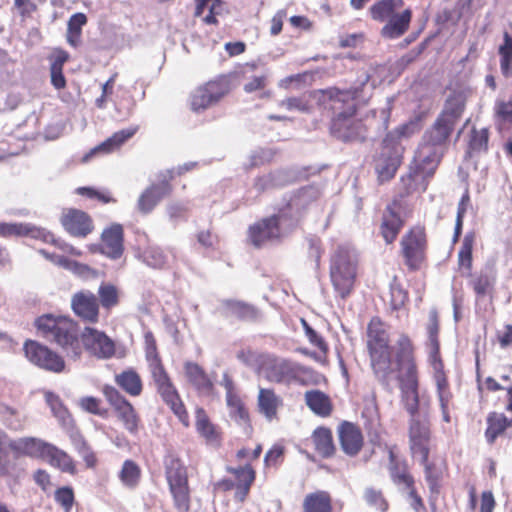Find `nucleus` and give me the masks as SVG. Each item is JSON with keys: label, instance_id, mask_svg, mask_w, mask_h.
<instances>
[{"label": "nucleus", "instance_id": "nucleus-20", "mask_svg": "<svg viewBox=\"0 0 512 512\" xmlns=\"http://www.w3.org/2000/svg\"><path fill=\"white\" fill-rule=\"evenodd\" d=\"M60 223L73 237L85 238L94 230L91 216L79 209L68 208L62 212Z\"/></svg>", "mask_w": 512, "mask_h": 512}, {"label": "nucleus", "instance_id": "nucleus-27", "mask_svg": "<svg viewBox=\"0 0 512 512\" xmlns=\"http://www.w3.org/2000/svg\"><path fill=\"white\" fill-rule=\"evenodd\" d=\"M172 186L168 181L152 184L145 189L137 201V208L142 214L150 213L156 205L171 194Z\"/></svg>", "mask_w": 512, "mask_h": 512}, {"label": "nucleus", "instance_id": "nucleus-55", "mask_svg": "<svg viewBox=\"0 0 512 512\" xmlns=\"http://www.w3.org/2000/svg\"><path fill=\"white\" fill-rule=\"evenodd\" d=\"M14 441L9 439V436L0 428V474L7 475L11 468V461L9 451H11V444Z\"/></svg>", "mask_w": 512, "mask_h": 512}, {"label": "nucleus", "instance_id": "nucleus-5", "mask_svg": "<svg viewBox=\"0 0 512 512\" xmlns=\"http://www.w3.org/2000/svg\"><path fill=\"white\" fill-rule=\"evenodd\" d=\"M464 101L459 96H450L434 123L423 134V143L446 152L455 125L464 111Z\"/></svg>", "mask_w": 512, "mask_h": 512}, {"label": "nucleus", "instance_id": "nucleus-47", "mask_svg": "<svg viewBox=\"0 0 512 512\" xmlns=\"http://www.w3.org/2000/svg\"><path fill=\"white\" fill-rule=\"evenodd\" d=\"M87 16L84 13L73 14L67 23L66 41L76 48L81 44L82 28L87 24Z\"/></svg>", "mask_w": 512, "mask_h": 512}, {"label": "nucleus", "instance_id": "nucleus-10", "mask_svg": "<svg viewBox=\"0 0 512 512\" xmlns=\"http://www.w3.org/2000/svg\"><path fill=\"white\" fill-rule=\"evenodd\" d=\"M261 367L268 381L286 385L292 383L306 385V378L313 372L311 368L295 361L276 356H268Z\"/></svg>", "mask_w": 512, "mask_h": 512}, {"label": "nucleus", "instance_id": "nucleus-11", "mask_svg": "<svg viewBox=\"0 0 512 512\" xmlns=\"http://www.w3.org/2000/svg\"><path fill=\"white\" fill-rule=\"evenodd\" d=\"M101 393L123 428L129 434L137 435L143 425L134 405L113 385L104 384Z\"/></svg>", "mask_w": 512, "mask_h": 512}, {"label": "nucleus", "instance_id": "nucleus-12", "mask_svg": "<svg viewBox=\"0 0 512 512\" xmlns=\"http://www.w3.org/2000/svg\"><path fill=\"white\" fill-rule=\"evenodd\" d=\"M444 154L445 152L423 142L419 144L410 172L401 178L406 183V194L415 189L414 184L418 178L426 179L434 175Z\"/></svg>", "mask_w": 512, "mask_h": 512}, {"label": "nucleus", "instance_id": "nucleus-43", "mask_svg": "<svg viewBox=\"0 0 512 512\" xmlns=\"http://www.w3.org/2000/svg\"><path fill=\"white\" fill-rule=\"evenodd\" d=\"M161 399L170 408L179 422L185 428H188L190 426V416L178 390L175 389L166 393V395L162 396Z\"/></svg>", "mask_w": 512, "mask_h": 512}, {"label": "nucleus", "instance_id": "nucleus-36", "mask_svg": "<svg viewBox=\"0 0 512 512\" xmlns=\"http://www.w3.org/2000/svg\"><path fill=\"white\" fill-rule=\"evenodd\" d=\"M304 512H333V499L325 490L308 493L303 500Z\"/></svg>", "mask_w": 512, "mask_h": 512}, {"label": "nucleus", "instance_id": "nucleus-17", "mask_svg": "<svg viewBox=\"0 0 512 512\" xmlns=\"http://www.w3.org/2000/svg\"><path fill=\"white\" fill-rule=\"evenodd\" d=\"M183 372L187 383L201 397H214L217 395L215 379L199 363L185 361Z\"/></svg>", "mask_w": 512, "mask_h": 512}, {"label": "nucleus", "instance_id": "nucleus-51", "mask_svg": "<svg viewBox=\"0 0 512 512\" xmlns=\"http://www.w3.org/2000/svg\"><path fill=\"white\" fill-rule=\"evenodd\" d=\"M204 86L215 102H218L231 90L230 79L227 75H219L215 79L205 83Z\"/></svg>", "mask_w": 512, "mask_h": 512}, {"label": "nucleus", "instance_id": "nucleus-28", "mask_svg": "<svg viewBox=\"0 0 512 512\" xmlns=\"http://www.w3.org/2000/svg\"><path fill=\"white\" fill-rule=\"evenodd\" d=\"M283 406V399L273 388H259L257 396V409L266 420L273 421L279 418L278 412Z\"/></svg>", "mask_w": 512, "mask_h": 512}, {"label": "nucleus", "instance_id": "nucleus-31", "mask_svg": "<svg viewBox=\"0 0 512 512\" xmlns=\"http://www.w3.org/2000/svg\"><path fill=\"white\" fill-rule=\"evenodd\" d=\"M304 400L307 407L319 417H329L333 412L334 406L330 396L319 389L306 391Z\"/></svg>", "mask_w": 512, "mask_h": 512}, {"label": "nucleus", "instance_id": "nucleus-34", "mask_svg": "<svg viewBox=\"0 0 512 512\" xmlns=\"http://www.w3.org/2000/svg\"><path fill=\"white\" fill-rule=\"evenodd\" d=\"M486 423L485 439L488 444L493 445L497 438L502 436L511 427L512 420L508 419L504 413L492 411L488 413Z\"/></svg>", "mask_w": 512, "mask_h": 512}, {"label": "nucleus", "instance_id": "nucleus-40", "mask_svg": "<svg viewBox=\"0 0 512 512\" xmlns=\"http://www.w3.org/2000/svg\"><path fill=\"white\" fill-rule=\"evenodd\" d=\"M475 241V232H467L458 251L457 263L459 270L465 271L467 276H472L471 271L473 268V249Z\"/></svg>", "mask_w": 512, "mask_h": 512}, {"label": "nucleus", "instance_id": "nucleus-54", "mask_svg": "<svg viewBox=\"0 0 512 512\" xmlns=\"http://www.w3.org/2000/svg\"><path fill=\"white\" fill-rule=\"evenodd\" d=\"M363 498L369 506L379 512H386L389 509V503L380 489H376L374 487L366 488Z\"/></svg>", "mask_w": 512, "mask_h": 512}, {"label": "nucleus", "instance_id": "nucleus-4", "mask_svg": "<svg viewBox=\"0 0 512 512\" xmlns=\"http://www.w3.org/2000/svg\"><path fill=\"white\" fill-rule=\"evenodd\" d=\"M372 20L385 23L380 35L385 39H398L410 27L413 12L405 8L404 0H379L372 4L368 10Z\"/></svg>", "mask_w": 512, "mask_h": 512}, {"label": "nucleus", "instance_id": "nucleus-6", "mask_svg": "<svg viewBox=\"0 0 512 512\" xmlns=\"http://www.w3.org/2000/svg\"><path fill=\"white\" fill-rule=\"evenodd\" d=\"M429 240L425 225L409 227L399 241V256L409 273L422 270L428 263Z\"/></svg>", "mask_w": 512, "mask_h": 512}, {"label": "nucleus", "instance_id": "nucleus-16", "mask_svg": "<svg viewBox=\"0 0 512 512\" xmlns=\"http://www.w3.org/2000/svg\"><path fill=\"white\" fill-rule=\"evenodd\" d=\"M401 198H394L384 209L380 224L379 234L386 245L393 244L405 225V219L401 217L400 211L403 210Z\"/></svg>", "mask_w": 512, "mask_h": 512}, {"label": "nucleus", "instance_id": "nucleus-42", "mask_svg": "<svg viewBox=\"0 0 512 512\" xmlns=\"http://www.w3.org/2000/svg\"><path fill=\"white\" fill-rule=\"evenodd\" d=\"M45 400L53 415L59 420L63 427H72L73 429L77 428L72 414L63 404L58 395L53 392H47L45 393Z\"/></svg>", "mask_w": 512, "mask_h": 512}, {"label": "nucleus", "instance_id": "nucleus-18", "mask_svg": "<svg viewBox=\"0 0 512 512\" xmlns=\"http://www.w3.org/2000/svg\"><path fill=\"white\" fill-rule=\"evenodd\" d=\"M247 234L249 241L256 248L279 239L281 237L280 216L272 215L258 220L249 226Z\"/></svg>", "mask_w": 512, "mask_h": 512}, {"label": "nucleus", "instance_id": "nucleus-41", "mask_svg": "<svg viewBox=\"0 0 512 512\" xmlns=\"http://www.w3.org/2000/svg\"><path fill=\"white\" fill-rule=\"evenodd\" d=\"M148 367L151 374V378L156 387V391L160 395V397L166 395V393H169L177 389L168 372L166 371L162 361L150 364L148 365Z\"/></svg>", "mask_w": 512, "mask_h": 512}, {"label": "nucleus", "instance_id": "nucleus-14", "mask_svg": "<svg viewBox=\"0 0 512 512\" xmlns=\"http://www.w3.org/2000/svg\"><path fill=\"white\" fill-rule=\"evenodd\" d=\"M81 349L96 359L107 360L116 353L114 340L104 331L92 326H84L80 334Z\"/></svg>", "mask_w": 512, "mask_h": 512}, {"label": "nucleus", "instance_id": "nucleus-35", "mask_svg": "<svg viewBox=\"0 0 512 512\" xmlns=\"http://www.w3.org/2000/svg\"><path fill=\"white\" fill-rule=\"evenodd\" d=\"M46 448L47 450L44 460L52 467L71 475H75L77 473L75 461L67 452L59 449L53 444H49Z\"/></svg>", "mask_w": 512, "mask_h": 512}, {"label": "nucleus", "instance_id": "nucleus-9", "mask_svg": "<svg viewBox=\"0 0 512 512\" xmlns=\"http://www.w3.org/2000/svg\"><path fill=\"white\" fill-rule=\"evenodd\" d=\"M428 348V362L433 369V378L438 394L450 393L448 377L444 370V362L440 352V318L437 309L433 308L428 313V322L425 326Z\"/></svg>", "mask_w": 512, "mask_h": 512}, {"label": "nucleus", "instance_id": "nucleus-26", "mask_svg": "<svg viewBox=\"0 0 512 512\" xmlns=\"http://www.w3.org/2000/svg\"><path fill=\"white\" fill-rule=\"evenodd\" d=\"M227 472L233 475L237 485V491L234 492L235 500L243 503L256 479V471L250 463H245L243 466L227 467Z\"/></svg>", "mask_w": 512, "mask_h": 512}, {"label": "nucleus", "instance_id": "nucleus-2", "mask_svg": "<svg viewBox=\"0 0 512 512\" xmlns=\"http://www.w3.org/2000/svg\"><path fill=\"white\" fill-rule=\"evenodd\" d=\"M365 83L359 86L340 89L328 87L311 92V97L318 105L331 115L330 133L343 142L364 141L367 127L360 119H356L359 102Z\"/></svg>", "mask_w": 512, "mask_h": 512}, {"label": "nucleus", "instance_id": "nucleus-60", "mask_svg": "<svg viewBox=\"0 0 512 512\" xmlns=\"http://www.w3.org/2000/svg\"><path fill=\"white\" fill-rule=\"evenodd\" d=\"M302 326L305 331V335L308 338L309 342L317 347L319 351L322 353L323 358L325 359L327 357V354L329 352V346L327 342L324 340V338L316 332L308 323L306 320L302 319Z\"/></svg>", "mask_w": 512, "mask_h": 512}, {"label": "nucleus", "instance_id": "nucleus-48", "mask_svg": "<svg viewBox=\"0 0 512 512\" xmlns=\"http://www.w3.org/2000/svg\"><path fill=\"white\" fill-rule=\"evenodd\" d=\"M195 3V17L201 16L204 13V10L207 8L209 10V14L203 18V21L209 25L218 24L216 16L221 11L222 0H195Z\"/></svg>", "mask_w": 512, "mask_h": 512}, {"label": "nucleus", "instance_id": "nucleus-50", "mask_svg": "<svg viewBox=\"0 0 512 512\" xmlns=\"http://www.w3.org/2000/svg\"><path fill=\"white\" fill-rule=\"evenodd\" d=\"M498 53L501 72L508 78L512 75V35L508 32H504L503 44L500 45Z\"/></svg>", "mask_w": 512, "mask_h": 512}, {"label": "nucleus", "instance_id": "nucleus-23", "mask_svg": "<svg viewBox=\"0 0 512 512\" xmlns=\"http://www.w3.org/2000/svg\"><path fill=\"white\" fill-rule=\"evenodd\" d=\"M400 165L401 156L398 148L390 145V142L385 139L375 167L379 182L384 183L393 179Z\"/></svg>", "mask_w": 512, "mask_h": 512}, {"label": "nucleus", "instance_id": "nucleus-62", "mask_svg": "<svg viewBox=\"0 0 512 512\" xmlns=\"http://www.w3.org/2000/svg\"><path fill=\"white\" fill-rule=\"evenodd\" d=\"M144 262L153 268H162L166 264V256L159 248L148 247L143 253Z\"/></svg>", "mask_w": 512, "mask_h": 512}, {"label": "nucleus", "instance_id": "nucleus-30", "mask_svg": "<svg viewBox=\"0 0 512 512\" xmlns=\"http://www.w3.org/2000/svg\"><path fill=\"white\" fill-rule=\"evenodd\" d=\"M311 441L315 452L322 458L328 459L336 454V445L331 428L318 426L311 434Z\"/></svg>", "mask_w": 512, "mask_h": 512}, {"label": "nucleus", "instance_id": "nucleus-29", "mask_svg": "<svg viewBox=\"0 0 512 512\" xmlns=\"http://www.w3.org/2000/svg\"><path fill=\"white\" fill-rule=\"evenodd\" d=\"M222 306L227 316L234 317L240 321L256 322L261 318L260 310L245 301L226 299L222 302Z\"/></svg>", "mask_w": 512, "mask_h": 512}, {"label": "nucleus", "instance_id": "nucleus-49", "mask_svg": "<svg viewBox=\"0 0 512 512\" xmlns=\"http://www.w3.org/2000/svg\"><path fill=\"white\" fill-rule=\"evenodd\" d=\"M470 285L476 296L478 298H483L493 293L495 276L485 272H480L472 277Z\"/></svg>", "mask_w": 512, "mask_h": 512}, {"label": "nucleus", "instance_id": "nucleus-53", "mask_svg": "<svg viewBox=\"0 0 512 512\" xmlns=\"http://www.w3.org/2000/svg\"><path fill=\"white\" fill-rule=\"evenodd\" d=\"M495 121L498 130L512 127V103L499 101L494 108Z\"/></svg>", "mask_w": 512, "mask_h": 512}, {"label": "nucleus", "instance_id": "nucleus-45", "mask_svg": "<svg viewBox=\"0 0 512 512\" xmlns=\"http://www.w3.org/2000/svg\"><path fill=\"white\" fill-rule=\"evenodd\" d=\"M100 309L110 313L120 303V290L112 283H101L97 292Z\"/></svg>", "mask_w": 512, "mask_h": 512}, {"label": "nucleus", "instance_id": "nucleus-1", "mask_svg": "<svg viewBox=\"0 0 512 512\" xmlns=\"http://www.w3.org/2000/svg\"><path fill=\"white\" fill-rule=\"evenodd\" d=\"M366 347L372 372L381 385L389 387L393 373H397L404 407L409 414L407 437L410 456L412 459H426L433 447L432 423L427 414H419V370L412 339L406 333L400 334L392 354L385 323L375 316L367 325Z\"/></svg>", "mask_w": 512, "mask_h": 512}, {"label": "nucleus", "instance_id": "nucleus-61", "mask_svg": "<svg viewBox=\"0 0 512 512\" xmlns=\"http://www.w3.org/2000/svg\"><path fill=\"white\" fill-rule=\"evenodd\" d=\"M144 344L145 358L148 362V365L161 362L162 359L158 352L157 342L154 337V334L151 331H148L144 334Z\"/></svg>", "mask_w": 512, "mask_h": 512}, {"label": "nucleus", "instance_id": "nucleus-37", "mask_svg": "<svg viewBox=\"0 0 512 512\" xmlns=\"http://www.w3.org/2000/svg\"><path fill=\"white\" fill-rule=\"evenodd\" d=\"M139 130L138 126H130L112 134L105 141L93 149L94 153L109 154L118 150L124 143L131 139Z\"/></svg>", "mask_w": 512, "mask_h": 512}, {"label": "nucleus", "instance_id": "nucleus-22", "mask_svg": "<svg viewBox=\"0 0 512 512\" xmlns=\"http://www.w3.org/2000/svg\"><path fill=\"white\" fill-rule=\"evenodd\" d=\"M99 251L106 257L117 260L124 253V228L119 223H113L101 233Z\"/></svg>", "mask_w": 512, "mask_h": 512}, {"label": "nucleus", "instance_id": "nucleus-52", "mask_svg": "<svg viewBox=\"0 0 512 512\" xmlns=\"http://www.w3.org/2000/svg\"><path fill=\"white\" fill-rule=\"evenodd\" d=\"M78 406L85 412L106 418L109 414L108 408L104 407L102 400L95 396H84L78 401Z\"/></svg>", "mask_w": 512, "mask_h": 512}, {"label": "nucleus", "instance_id": "nucleus-13", "mask_svg": "<svg viewBox=\"0 0 512 512\" xmlns=\"http://www.w3.org/2000/svg\"><path fill=\"white\" fill-rule=\"evenodd\" d=\"M23 351L28 361L40 369L52 373H61L65 370L64 358L36 340L27 339L23 344Z\"/></svg>", "mask_w": 512, "mask_h": 512}, {"label": "nucleus", "instance_id": "nucleus-21", "mask_svg": "<svg viewBox=\"0 0 512 512\" xmlns=\"http://www.w3.org/2000/svg\"><path fill=\"white\" fill-rule=\"evenodd\" d=\"M23 237H30L42 242L53 241L52 235L48 230L42 227H37L31 223L0 221V238L10 239Z\"/></svg>", "mask_w": 512, "mask_h": 512}, {"label": "nucleus", "instance_id": "nucleus-24", "mask_svg": "<svg viewBox=\"0 0 512 512\" xmlns=\"http://www.w3.org/2000/svg\"><path fill=\"white\" fill-rule=\"evenodd\" d=\"M195 429L206 444L216 448L222 445L223 431L221 427L215 424L207 411L200 406L195 408Z\"/></svg>", "mask_w": 512, "mask_h": 512}, {"label": "nucleus", "instance_id": "nucleus-25", "mask_svg": "<svg viewBox=\"0 0 512 512\" xmlns=\"http://www.w3.org/2000/svg\"><path fill=\"white\" fill-rule=\"evenodd\" d=\"M239 76L244 80L243 90L246 93H253L263 90L267 86L268 72L259 67L256 62H247L243 64L239 71Z\"/></svg>", "mask_w": 512, "mask_h": 512}, {"label": "nucleus", "instance_id": "nucleus-58", "mask_svg": "<svg viewBox=\"0 0 512 512\" xmlns=\"http://www.w3.org/2000/svg\"><path fill=\"white\" fill-rule=\"evenodd\" d=\"M117 78L118 72H114L108 78V80L102 85L101 95L95 99V106L98 109H105L107 107L108 102L112 100Z\"/></svg>", "mask_w": 512, "mask_h": 512}, {"label": "nucleus", "instance_id": "nucleus-8", "mask_svg": "<svg viewBox=\"0 0 512 512\" xmlns=\"http://www.w3.org/2000/svg\"><path fill=\"white\" fill-rule=\"evenodd\" d=\"M357 278V261L347 247L339 246L330 263V279L335 292L346 299L354 290Z\"/></svg>", "mask_w": 512, "mask_h": 512}, {"label": "nucleus", "instance_id": "nucleus-19", "mask_svg": "<svg viewBox=\"0 0 512 512\" xmlns=\"http://www.w3.org/2000/svg\"><path fill=\"white\" fill-rule=\"evenodd\" d=\"M337 436L342 452L349 457H356L363 449L365 441L361 427L347 420L340 422Z\"/></svg>", "mask_w": 512, "mask_h": 512}, {"label": "nucleus", "instance_id": "nucleus-7", "mask_svg": "<svg viewBox=\"0 0 512 512\" xmlns=\"http://www.w3.org/2000/svg\"><path fill=\"white\" fill-rule=\"evenodd\" d=\"M165 478L171 494L173 505L178 512L191 509V488L188 468L176 454L169 453L163 460Z\"/></svg>", "mask_w": 512, "mask_h": 512}, {"label": "nucleus", "instance_id": "nucleus-39", "mask_svg": "<svg viewBox=\"0 0 512 512\" xmlns=\"http://www.w3.org/2000/svg\"><path fill=\"white\" fill-rule=\"evenodd\" d=\"M70 440L76 452L82 457L86 468L94 469L98 464V458L83 434L78 428L72 429Z\"/></svg>", "mask_w": 512, "mask_h": 512}, {"label": "nucleus", "instance_id": "nucleus-15", "mask_svg": "<svg viewBox=\"0 0 512 512\" xmlns=\"http://www.w3.org/2000/svg\"><path fill=\"white\" fill-rule=\"evenodd\" d=\"M70 308L75 317L85 326L96 325L100 321V303L92 291L82 289L71 296Z\"/></svg>", "mask_w": 512, "mask_h": 512}, {"label": "nucleus", "instance_id": "nucleus-64", "mask_svg": "<svg viewBox=\"0 0 512 512\" xmlns=\"http://www.w3.org/2000/svg\"><path fill=\"white\" fill-rule=\"evenodd\" d=\"M287 110H297L302 113H309L312 109L310 100L306 96L289 97L280 103Z\"/></svg>", "mask_w": 512, "mask_h": 512}, {"label": "nucleus", "instance_id": "nucleus-59", "mask_svg": "<svg viewBox=\"0 0 512 512\" xmlns=\"http://www.w3.org/2000/svg\"><path fill=\"white\" fill-rule=\"evenodd\" d=\"M54 499L64 512H71L75 503L74 490L70 486L59 487L54 492Z\"/></svg>", "mask_w": 512, "mask_h": 512}, {"label": "nucleus", "instance_id": "nucleus-63", "mask_svg": "<svg viewBox=\"0 0 512 512\" xmlns=\"http://www.w3.org/2000/svg\"><path fill=\"white\" fill-rule=\"evenodd\" d=\"M489 130L482 128L473 129L471 132L469 146L473 151H486L488 149Z\"/></svg>", "mask_w": 512, "mask_h": 512}, {"label": "nucleus", "instance_id": "nucleus-33", "mask_svg": "<svg viewBox=\"0 0 512 512\" xmlns=\"http://www.w3.org/2000/svg\"><path fill=\"white\" fill-rule=\"evenodd\" d=\"M115 384L126 394L138 397L143 392V381L134 368H128L114 376Z\"/></svg>", "mask_w": 512, "mask_h": 512}, {"label": "nucleus", "instance_id": "nucleus-46", "mask_svg": "<svg viewBox=\"0 0 512 512\" xmlns=\"http://www.w3.org/2000/svg\"><path fill=\"white\" fill-rule=\"evenodd\" d=\"M141 476L142 471L140 466L131 459H127L123 462L118 473L121 483L129 489H134L139 485Z\"/></svg>", "mask_w": 512, "mask_h": 512}, {"label": "nucleus", "instance_id": "nucleus-56", "mask_svg": "<svg viewBox=\"0 0 512 512\" xmlns=\"http://www.w3.org/2000/svg\"><path fill=\"white\" fill-rule=\"evenodd\" d=\"M409 301V293L400 283H393L390 287L389 305L392 310L399 311Z\"/></svg>", "mask_w": 512, "mask_h": 512}, {"label": "nucleus", "instance_id": "nucleus-38", "mask_svg": "<svg viewBox=\"0 0 512 512\" xmlns=\"http://www.w3.org/2000/svg\"><path fill=\"white\" fill-rule=\"evenodd\" d=\"M50 443L37 438H23L11 444V451L16 455L24 454L31 457L44 459L46 450Z\"/></svg>", "mask_w": 512, "mask_h": 512}, {"label": "nucleus", "instance_id": "nucleus-44", "mask_svg": "<svg viewBox=\"0 0 512 512\" xmlns=\"http://www.w3.org/2000/svg\"><path fill=\"white\" fill-rule=\"evenodd\" d=\"M415 460L424 468L425 480L428 483L431 492H438L440 481L443 478L444 469L438 466L434 461L430 460V455H426V459L418 457Z\"/></svg>", "mask_w": 512, "mask_h": 512}, {"label": "nucleus", "instance_id": "nucleus-3", "mask_svg": "<svg viewBox=\"0 0 512 512\" xmlns=\"http://www.w3.org/2000/svg\"><path fill=\"white\" fill-rule=\"evenodd\" d=\"M37 332L46 340L58 345L67 356L80 358L79 323L68 315L43 314L34 321Z\"/></svg>", "mask_w": 512, "mask_h": 512}, {"label": "nucleus", "instance_id": "nucleus-32", "mask_svg": "<svg viewBox=\"0 0 512 512\" xmlns=\"http://www.w3.org/2000/svg\"><path fill=\"white\" fill-rule=\"evenodd\" d=\"M231 420L241 428V430L251 435L253 433V425L249 409L241 397L226 401Z\"/></svg>", "mask_w": 512, "mask_h": 512}, {"label": "nucleus", "instance_id": "nucleus-57", "mask_svg": "<svg viewBox=\"0 0 512 512\" xmlns=\"http://www.w3.org/2000/svg\"><path fill=\"white\" fill-rule=\"evenodd\" d=\"M216 103L211 97L210 93H208L206 87L200 86L195 90V92L191 96V109L193 111L205 110L212 104Z\"/></svg>", "mask_w": 512, "mask_h": 512}]
</instances>
